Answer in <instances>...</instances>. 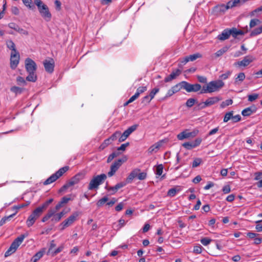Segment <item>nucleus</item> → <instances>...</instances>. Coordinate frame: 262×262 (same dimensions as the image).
Wrapping results in <instances>:
<instances>
[{"instance_id": "24", "label": "nucleus", "mask_w": 262, "mask_h": 262, "mask_svg": "<svg viewBox=\"0 0 262 262\" xmlns=\"http://www.w3.org/2000/svg\"><path fill=\"white\" fill-rule=\"evenodd\" d=\"M46 252V248L41 249L39 251L37 252L31 258L30 262H37L43 255Z\"/></svg>"}, {"instance_id": "29", "label": "nucleus", "mask_w": 262, "mask_h": 262, "mask_svg": "<svg viewBox=\"0 0 262 262\" xmlns=\"http://www.w3.org/2000/svg\"><path fill=\"white\" fill-rule=\"evenodd\" d=\"M262 33V26L253 29L250 34V37H252L257 36Z\"/></svg>"}, {"instance_id": "45", "label": "nucleus", "mask_w": 262, "mask_h": 262, "mask_svg": "<svg viewBox=\"0 0 262 262\" xmlns=\"http://www.w3.org/2000/svg\"><path fill=\"white\" fill-rule=\"evenodd\" d=\"M23 91V89L15 86H12L11 88V91L15 94H20L22 93Z\"/></svg>"}, {"instance_id": "39", "label": "nucleus", "mask_w": 262, "mask_h": 262, "mask_svg": "<svg viewBox=\"0 0 262 262\" xmlns=\"http://www.w3.org/2000/svg\"><path fill=\"white\" fill-rule=\"evenodd\" d=\"M198 102H197V100L196 99H194V98H189L188 99L186 102V105L187 107H192L195 103H196Z\"/></svg>"}, {"instance_id": "19", "label": "nucleus", "mask_w": 262, "mask_h": 262, "mask_svg": "<svg viewBox=\"0 0 262 262\" xmlns=\"http://www.w3.org/2000/svg\"><path fill=\"white\" fill-rule=\"evenodd\" d=\"M202 55L200 53H196L186 56L181 62L182 64H185L189 61H193L197 58H201Z\"/></svg>"}, {"instance_id": "47", "label": "nucleus", "mask_w": 262, "mask_h": 262, "mask_svg": "<svg viewBox=\"0 0 262 262\" xmlns=\"http://www.w3.org/2000/svg\"><path fill=\"white\" fill-rule=\"evenodd\" d=\"M206 107H208V106H207V104H206V101H205V102L198 103V106L195 107V110L196 111H200V110L205 108Z\"/></svg>"}, {"instance_id": "59", "label": "nucleus", "mask_w": 262, "mask_h": 262, "mask_svg": "<svg viewBox=\"0 0 262 262\" xmlns=\"http://www.w3.org/2000/svg\"><path fill=\"white\" fill-rule=\"evenodd\" d=\"M129 145V142H126L124 144H122L120 147H118L117 150L118 151H125L126 147L127 146H128Z\"/></svg>"}, {"instance_id": "44", "label": "nucleus", "mask_w": 262, "mask_h": 262, "mask_svg": "<svg viewBox=\"0 0 262 262\" xmlns=\"http://www.w3.org/2000/svg\"><path fill=\"white\" fill-rule=\"evenodd\" d=\"M55 247H56V244L54 243V241L52 240L50 243V247H49V250L47 253V254L48 255H51L52 252H53V251H52V249L54 248H55Z\"/></svg>"}, {"instance_id": "7", "label": "nucleus", "mask_w": 262, "mask_h": 262, "mask_svg": "<svg viewBox=\"0 0 262 262\" xmlns=\"http://www.w3.org/2000/svg\"><path fill=\"white\" fill-rule=\"evenodd\" d=\"M69 169V167L68 166H64V167L60 168L55 173L52 174L49 178H48L43 182V185H47L50 184L51 183L55 182L58 179H59L60 177H61Z\"/></svg>"}, {"instance_id": "41", "label": "nucleus", "mask_w": 262, "mask_h": 262, "mask_svg": "<svg viewBox=\"0 0 262 262\" xmlns=\"http://www.w3.org/2000/svg\"><path fill=\"white\" fill-rule=\"evenodd\" d=\"M108 199L107 196H104L102 199H100L97 203L98 207H101L104 205V204L107 202Z\"/></svg>"}, {"instance_id": "2", "label": "nucleus", "mask_w": 262, "mask_h": 262, "mask_svg": "<svg viewBox=\"0 0 262 262\" xmlns=\"http://www.w3.org/2000/svg\"><path fill=\"white\" fill-rule=\"evenodd\" d=\"M222 80H213L209 82L207 85H204L200 92V94L211 93L219 91L224 85Z\"/></svg>"}, {"instance_id": "14", "label": "nucleus", "mask_w": 262, "mask_h": 262, "mask_svg": "<svg viewBox=\"0 0 262 262\" xmlns=\"http://www.w3.org/2000/svg\"><path fill=\"white\" fill-rule=\"evenodd\" d=\"M78 216V214L77 212H74L70 215L67 220H64L60 225L62 226L61 228V230H63L65 229V228L70 226L72 225L76 220Z\"/></svg>"}, {"instance_id": "1", "label": "nucleus", "mask_w": 262, "mask_h": 262, "mask_svg": "<svg viewBox=\"0 0 262 262\" xmlns=\"http://www.w3.org/2000/svg\"><path fill=\"white\" fill-rule=\"evenodd\" d=\"M25 68L29 75L26 77V80L30 82H35L37 80L36 71L37 66L34 61L30 58L25 60Z\"/></svg>"}, {"instance_id": "43", "label": "nucleus", "mask_w": 262, "mask_h": 262, "mask_svg": "<svg viewBox=\"0 0 262 262\" xmlns=\"http://www.w3.org/2000/svg\"><path fill=\"white\" fill-rule=\"evenodd\" d=\"M182 146L188 150H190L193 148H194V146L192 142H185L182 144Z\"/></svg>"}, {"instance_id": "32", "label": "nucleus", "mask_w": 262, "mask_h": 262, "mask_svg": "<svg viewBox=\"0 0 262 262\" xmlns=\"http://www.w3.org/2000/svg\"><path fill=\"white\" fill-rule=\"evenodd\" d=\"M245 78V75L244 73L241 72L238 74L237 77L235 78L234 83L239 84V82H242Z\"/></svg>"}, {"instance_id": "34", "label": "nucleus", "mask_w": 262, "mask_h": 262, "mask_svg": "<svg viewBox=\"0 0 262 262\" xmlns=\"http://www.w3.org/2000/svg\"><path fill=\"white\" fill-rule=\"evenodd\" d=\"M121 152L118 150L117 151H115L112 153L111 155H109L107 160V162L110 163L115 158L119 156Z\"/></svg>"}, {"instance_id": "63", "label": "nucleus", "mask_w": 262, "mask_h": 262, "mask_svg": "<svg viewBox=\"0 0 262 262\" xmlns=\"http://www.w3.org/2000/svg\"><path fill=\"white\" fill-rule=\"evenodd\" d=\"M8 27L12 29H13L15 31H17L18 30V28H19V26L18 25H17V24H16L15 23H10L8 24Z\"/></svg>"}, {"instance_id": "12", "label": "nucleus", "mask_w": 262, "mask_h": 262, "mask_svg": "<svg viewBox=\"0 0 262 262\" xmlns=\"http://www.w3.org/2000/svg\"><path fill=\"white\" fill-rule=\"evenodd\" d=\"M198 132V130H193L189 132L187 129H185L177 135V138L179 140H183L185 139L192 138L197 135Z\"/></svg>"}, {"instance_id": "9", "label": "nucleus", "mask_w": 262, "mask_h": 262, "mask_svg": "<svg viewBox=\"0 0 262 262\" xmlns=\"http://www.w3.org/2000/svg\"><path fill=\"white\" fill-rule=\"evenodd\" d=\"M127 159L126 156H124L122 158L116 160L111 166L110 171L107 173L108 176L111 177L114 176L122 164L127 161Z\"/></svg>"}, {"instance_id": "11", "label": "nucleus", "mask_w": 262, "mask_h": 262, "mask_svg": "<svg viewBox=\"0 0 262 262\" xmlns=\"http://www.w3.org/2000/svg\"><path fill=\"white\" fill-rule=\"evenodd\" d=\"M138 126V124H134L128 127L123 134H121L118 140L119 142L124 141L133 132L137 129Z\"/></svg>"}, {"instance_id": "48", "label": "nucleus", "mask_w": 262, "mask_h": 262, "mask_svg": "<svg viewBox=\"0 0 262 262\" xmlns=\"http://www.w3.org/2000/svg\"><path fill=\"white\" fill-rule=\"evenodd\" d=\"M163 170V166L162 164L158 165L156 168V174L158 176H161L162 174Z\"/></svg>"}, {"instance_id": "62", "label": "nucleus", "mask_w": 262, "mask_h": 262, "mask_svg": "<svg viewBox=\"0 0 262 262\" xmlns=\"http://www.w3.org/2000/svg\"><path fill=\"white\" fill-rule=\"evenodd\" d=\"M181 89L182 88H181L180 82L171 88V89L173 91H174L173 92L174 93L179 92Z\"/></svg>"}, {"instance_id": "64", "label": "nucleus", "mask_w": 262, "mask_h": 262, "mask_svg": "<svg viewBox=\"0 0 262 262\" xmlns=\"http://www.w3.org/2000/svg\"><path fill=\"white\" fill-rule=\"evenodd\" d=\"M126 184L127 183L126 182H124L119 183L115 186V189H116L117 191H118V189H119L120 188H121L125 186L126 185Z\"/></svg>"}, {"instance_id": "36", "label": "nucleus", "mask_w": 262, "mask_h": 262, "mask_svg": "<svg viewBox=\"0 0 262 262\" xmlns=\"http://www.w3.org/2000/svg\"><path fill=\"white\" fill-rule=\"evenodd\" d=\"M24 4L30 9H33L35 7L32 0H22Z\"/></svg>"}, {"instance_id": "60", "label": "nucleus", "mask_w": 262, "mask_h": 262, "mask_svg": "<svg viewBox=\"0 0 262 262\" xmlns=\"http://www.w3.org/2000/svg\"><path fill=\"white\" fill-rule=\"evenodd\" d=\"M258 97V94H254L252 95H248V101L250 102H253V101L257 99Z\"/></svg>"}, {"instance_id": "13", "label": "nucleus", "mask_w": 262, "mask_h": 262, "mask_svg": "<svg viewBox=\"0 0 262 262\" xmlns=\"http://www.w3.org/2000/svg\"><path fill=\"white\" fill-rule=\"evenodd\" d=\"M39 210H34L32 213L29 216L26 221V224L28 227H31L36 222L37 219L41 215L39 213Z\"/></svg>"}, {"instance_id": "40", "label": "nucleus", "mask_w": 262, "mask_h": 262, "mask_svg": "<svg viewBox=\"0 0 262 262\" xmlns=\"http://www.w3.org/2000/svg\"><path fill=\"white\" fill-rule=\"evenodd\" d=\"M48 206L49 205L45 202L41 206L36 208L35 210H39V213L41 215L43 211L47 208Z\"/></svg>"}, {"instance_id": "16", "label": "nucleus", "mask_w": 262, "mask_h": 262, "mask_svg": "<svg viewBox=\"0 0 262 262\" xmlns=\"http://www.w3.org/2000/svg\"><path fill=\"white\" fill-rule=\"evenodd\" d=\"M19 53L18 51L14 53H11L10 67L12 69H15L19 63Z\"/></svg>"}, {"instance_id": "23", "label": "nucleus", "mask_w": 262, "mask_h": 262, "mask_svg": "<svg viewBox=\"0 0 262 262\" xmlns=\"http://www.w3.org/2000/svg\"><path fill=\"white\" fill-rule=\"evenodd\" d=\"M164 142V140H160V141L156 143L151 145L148 149L149 153L151 154L153 152H156L160 147L162 146L163 143Z\"/></svg>"}, {"instance_id": "53", "label": "nucleus", "mask_w": 262, "mask_h": 262, "mask_svg": "<svg viewBox=\"0 0 262 262\" xmlns=\"http://www.w3.org/2000/svg\"><path fill=\"white\" fill-rule=\"evenodd\" d=\"M253 113L251 112V110L249 107H247L244 110H243L242 112V114L244 116H249L252 115Z\"/></svg>"}, {"instance_id": "25", "label": "nucleus", "mask_w": 262, "mask_h": 262, "mask_svg": "<svg viewBox=\"0 0 262 262\" xmlns=\"http://www.w3.org/2000/svg\"><path fill=\"white\" fill-rule=\"evenodd\" d=\"M221 100V98L217 96L210 97L206 100V104L207 106H210L217 103Z\"/></svg>"}, {"instance_id": "46", "label": "nucleus", "mask_w": 262, "mask_h": 262, "mask_svg": "<svg viewBox=\"0 0 262 262\" xmlns=\"http://www.w3.org/2000/svg\"><path fill=\"white\" fill-rule=\"evenodd\" d=\"M232 103H233V101L232 99H227L226 101L222 102V103L221 104V107L222 108H224L227 106L232 104Z\"/></svg>"}, {"instance_id": "28", "label": "nucleus", "mask_w": 262, "mask_h": 262, "mask_svg": "<svg viewBox=\"0 0 262 262\" xmlns=\"http://www.w3.org/2000/svg\"><path fill=\"white\" fill-rule=\"evenodd\" d=\"M181 190L180 186H177L176 187L172 188L170 189L167 192V195L170 196H174L177 192H179Z\"/></svg>"}, {"instance_id": "10", "label": "nucleus", "mask_w": 262, "mask_h": 262, "mask_svg": "<svg viewBox=\"0 0 262 262\" xmlns=\"http://www.w3.org/2000/svg\"><path fill=\"white\" fill-rule=\"evenodd\" d=\"M181 88L185 90L187 92H196L200 91L201 89V85L200 84L195 83L191 84L186 81H182L180 82Z\"/></svg>"}, {"instance_id": "17", "label": "nucleus", "mask_w": 262, "mask_h": 262, "mask_svg": "<svg viewBox=\"0 0 262 262\" xmlns=\"http://www.w3.org/2000/svg\"><path fill=\"white\" fill-rule=\"evenodd\" d=\"M43 65L45 70L49 73H52L54 71V61L53 59L50 58L49 60L46 59L43 61Z\"/></svg>"}, {"instance_id": "55", "label": "nucleus", "mask_w": 262, "mask_h": 262, "mask_svg": "<svg viewBox=\"0 0 262 262\" xmlns=\"http://www.w3.org/2000/svg\"><path fill=\"white\" fill-rule=\"evenodd\" d=\"M147 90V87L146 86H140L139 87L136 92V94H138V95L139 96L140 95L144 92H145Z\"/></svg>"}, {"instance_id": "8", "label": "nucleus", "mask_w": 262, "mask_h": 262, "mask_svg": "<svg viewBox=\"0 0 262 262\" xmlns=\"http://www.w3.org/2000/svg\"><path fill=\"white\" fill-rule=\"evenodd\" d=\"M69 169V167L68 166H64V167L60 168L55 173L52 174L49 178H48L43 182V185H47L50 184L51 183L55 182L58 179H59L60 177H61Z\"/></svg>"}, {"instance_id": "42", "label": "nucleus", "mask_w": 262, "mask_h": 262, "mask_svg": "<svg viewBox=\"0 0 262 262\" xmlns=\"http://www.w3.org/2000/svg\"><path fill=\"white\" fill-rule=\"evenodd\" d=\"M227 50H228V48L227 47H224V48H223L222 49H221L219 50V51H217L215 53V56L216 57H220V56H222L224 53L227 52Z\"/></svg>"}, {"instance_id": "57", "label": "nucleus", "mask_w": 262, "mask_h": 262, "mask_svg": "<svg viewBox=\"0 0 262 262\" xmlns=\"http://www.w3.org/2000/svg\"><path fill=\"white\" fill-rule=\"evenodd\" d=\"M16 81L18 84H22L23 85H25L27 84V82H26V80H25V79L23 77H20V76H18L17 77Z\"/></svg>"}, {"instance_id": "15", "label": "nucleus", "mask_w": 262, "mask_h": 262, "mask_svg": "<svg viewBox=\"0 0 262 262\" xmlns=\"http://www.w3.org/2000/svg\"><path fill=\"white\" fill-rule=\"evenodd\" d=\"M255 58L251 55H248L244 57V59L240 61L235 62L234 66L235 67H247L250 63L255 60Z\"/></svg>"}, {"instance_id": "3", "label": "nucleus", "mask_w": 262, "mask_h": 262, "mask_svg": "<svg viewBox=\"0 0 262 262\" xmlns=\"http://www.w3.org/2000/svg\"><path fill=\"white\" fill-rule=\"evenodd\" d=\"M34 4L37 6L41 16L47 21L51 20L52 15L48 6L44 4L41 0H34Z\"/></svg>"}, {"instance_id": "6", "label": "nucleus", "mask_w": 262, "mask_h": 262, "mask_svg": "<svg viewBox=\"0 0 262 262\" xmlns=\"http://www.w3.org/2000/svg\"><path fill=\"white\" fill-rule=\"evenodd\" d=\"M106 178V175L104 173L94 177L90 182L88 186V189L92 190L98 189L99 186L103 183Z\"/></svg>"}, {"instance_id": "27", "label": "nucleus", "mask_w": 262, "mask_h": 262, "mask_svg": "<svg viewBox=\"0 0 262 262\" xmlns=\"http://www.w3.org/2000/svg\"><path fill=\"white\" fill-rule=\"evenodd\" d=\"M7 47L11 50V53L17 52L16 46L14 42L12 40H8L6 41Z\"/></svg>"}, {"instance_id": "54", "label": "nucleus", "mask_w": 262, "mask_h": 262, "mask_svg": "<svg viewBox=\"0 0 262 262\" xmlns=\"http://www.w3.org/2000/svg\"><path fill=\"white\" fill-rule=\"evenodd\" d=\"M159 88H154L150 92L149 94V96H150V98L152 99L155 95L158 93L159 92Z\"/></svg>"}, {"instance_id": "22", "label": "nucleus", "mask_w": 262, "mask_h": 262, "mask_svg": "<svg viewBox=\"0 0 262 262\" xmlns=\"http://www.w3.org/2000/svg\"><path fill=\"white\" fill-rule=\"evenodd\" d=\"M140 171V169L138 168H136L132 171V172L129 173L128 176L126 179V183H130L133 180L134 178L137 177L138 172Z\"/></svg>"}, {"instance_id": "5", "label": "nucleus", "mask_w": 262, "mask_h": 262, "mask_svg": "<svg viewBox=\"0 0 262 262\" xmlns=\"http://www.w3.org/2000/svg\"><path fill=\"white\" fill-rule=\"evenodd\" d=\"M84 176L85 174L84 173L79 172L76 174L60 188L59 192H64L70 187L78 183L80 180L84 178Z\"/></svg>"}, {"instance_id": "31", "label": "nucleus", "mask_w": 262, "mask_h": 262, "mask_svg": "<svg viewBox=\"0 0 262 262\" xmlns=\"http://www.w3.org/2000/svg\"><path fill=\"white\" fill-rule=\"evenodd\" d=\"M67 213V212L64 211V210L62 211L60 213L55 214L53 217L52 219V221H55L56 222H58L60 220L61 217Z\"/></svg>"}, {"instance_id": "37", "label": "nucleus", "mask_w": 262, "mask_h": 262, "mask_svg": "<svg viewBox=\"0 0 262 262\" xmlns=\"http://www.w3.org/2000/svg\"><path fill=\"white\" fill-rule=\"evenodd\" d=\"M15 215V213L12 214L8 216H4L3 217L1 220L0 221V226H3L7 221L10 220L11 218H12L14 215Z\"/></svg>"}, {"instance_id": "21", "label": "nucleus", "mask_w": 262, "mask_h": 262, "mask_svg": "<svg viewBox=\"0 0 262 262\" xmlns=\"http://www.w3.org/2000/svg\"><path fill=\"white\" fill-rule=\"evenodd\" d=\"M231 35V32L230 29H227L224 30L221 34L219 35L217 38L221 41H224L229 38Z\"/></svg>"}, {"instance_id": "61", "label": "nucleus", "mask_w": 262, "mask_h": 262, "mask_svg": "<svg viewBox=\"0 0 262 262\" xmlns=\"http://www.w3.org/2000/svg\"><path fill=\"white\" fill-rule=\"evenodd\" d=\"M147 176V173L145 172H142L139 173L138 172L137 177L140 180H143L146 179Z\"/></svg>"}, {"instance_id": "38", "label": "nucleus", "mask_w": 262, "mask_h": 262, "mask_svg": "<svg viewBox=\"0 0 262 262\" xmlns=\"http://www.w3.org/2000/svg\"><path fill=\"white\" fill-rule=\"evenodd\" d=\"M261 23V21L257 18L252 19L250 20L249 26L250 28H252L255 26L260 24Z\"/></svg>"}, {"instance_id": "52", "label": "nucleus", "mask_w": 262, "mask_h": 262, "mask_svg": "<svg viewBox=\"0 0 262 262\" xmlns=\"http://www.w3.org/2000/svg\"><path fill=\"white\" fill-rule=\"evenodd\" d=\"M64 248L63 245H60L58 248H57L55 251H54L53 252H52L51 255L52 256H54L56 255L57 254L60 253L62 251V250Z\"/></svg>"}, {"instance_id": "50", "label": "nucleus", "mask_w": 262, "mask_h": 262, "mask_svg": "<svg viewBox=\"0 0 262 262\" xmlns=\"http://www.w3.org/2000/svg\"><path fill=\"white\" fill-rule=\"evenodd\" d=\"M151 100L152 99L150 98V96L149 95H146L142 98L141 103L145 105H146L149 104Z\"/></svg>"}, {"instance_id": "26", "label": "nucleus", "mask_w": 262, "mask_h": 262, "mask_svg": "<svg viewBox=\"0 0 262 262\" xmlns=\"http://www.w3.org/2000/svg\"><path fill=\"white\" fill-rule=\"evenodd\" d=\"M71 200L70 198L67 196H64L61 198L60 201L56 205V210H58L60 208L63 206V205L68 203L69 201Z\"/></svg>"}, {"instance_id": "33", "label": "nucleus", "mask_w": 262, "mask_h": 262, "mask_svg": "<svg viewBox=\"0 0 262 262\" xmlns=\"http://www.w3.org/2000/svg\"><path fill=\"white\" fill-rule=\"evenodd\" d=\"M30 204V202L29 201H27L24 203L18 204L17 206H13V209L16 210V212L15 213L16 214L17 213L18 210H19L21 208H23L27 207Z\"/></svg>"}, {"instance_id": "58", "label": "nucleus", "mask_w": 262, "mask_h": 262, "mask_svg": "<svg viewBox=\"0 0 262 262\" xmlns=\"http://www.w3.org/2000/svg\"><path fill=\"white\" fill-rule=\"evenodd\" d=\"M211 242V239L207 237H204L201 239V243L204 246L208 245Z\"/></svg>"}, {"instance_id": "4", "label": "nucleus", "mask_w": 262, "mask_h": 262, "mask_svg": "<svg viewBox=\"0 0 262 262\" xmlns=\"http://www.w3.org/2000/svg\"><path fill=\"white\" fill-rule=\"evenodd\" d=\"M28 235L26 234H21L17 237L11 244L10 247L5 253V256L7 257L14 253L19 246L22 243L24 238Z\"/></svg>"}, {"instance_id": "35", "label": "nucleus", "mask_w": 262, "mask_h": 262, "mask_svg": "<svg viewBox=\"0 0 262 262\" xmlns=\"http://www.w3.org/2000/svg\"><path fill=\"white\" fill-rule=\"evenodd\" d=\"M112 143L109 140V139L107 138L105 139L103 143L100 145L99 147V149L100 150H102L104 148H105L107 146H108L110 144H111Z\"/></svg>"}, {"instance_id": "49", "label": "nucleus", "mask_w": 262, "mask_h": 262, "mask_svg": "<svg viewBox=\"0 0 262 262\" xmlns=\"http://www.w3.org/2000/svg\"><path fill=\"white\" fill-rule=\"evenodd\" d=\"M233 115V112H229L228 113H227L224 118V122H228L230 119H232Z\"/></svg>"}, {"instance_id": "56", "label": "nucleus", "mask_w": 262, "mask_h": 262, "mask_svg": "<svg viewBox=\"0 0 262 262\" xmlns=\"http://www.w3.org/2000/svg\"><path fill=\"white\" fill-rule=\"evenodd\" d=\"M202 251V247L201 245L195 246L193 248V252L196 254H200Z\"/></svg>"}, {"instance_id": "18", "label": "nucleus", "mask_w": 262, "mask_h": 262, "mask_svg": "<svg viewBox=\"0 0 262 262\" xmlns=\"http://www.w3.org/2000/svg\"><path fill=\"white\" fill-rule=\"evenodd\" d=\"M182 73V71L179 69H176L172 71V72L168 76L165 78L164 82H169L171 81L172 80L176 79L178 76H179Z\"/></svg>"}, {"instance_id": "30", "label": "nucleus", "mask_w": 262, "mask_h": 262, "mask_svg": "<svg viewBox=\"0 0 262 262\" xmlns=\"http://www.w3.org/2000/svg\"><path fill=\"white\" fill-rule=\"evenodd\" d=\"M120 135H121L120 131H116L109 138H108V139L111 141V142L112 143V142L116 141L118 138L119 139Z\"/></svg>"}, {"instance_id": "51", "label": "nucleus", "mask_w": 262, "mask_h": 262, "mask_svg": "<svg viewBox=\"0 0 262 262\" xmlns=\"http://www.w3.org/2000/svg\"><path fill=\"white\" fill-rule=\"evenodd\" d=\"M202 162V159L200 158H196L194 160L192 163V167L195 168L200 165Z\"/></svg>"}, {"instance_id": "20", "label": "nucleus", "mask_w": 262, "mask_h": 262, "mask_svg": "<svg viewBox=\"0 0 262 262\" xmlns=\"http://www.w3.org/2000/svg\"><path fill=\"white\" fill-rule=\"evenodd\" d=\"M230 30L231 32V35H232V37H233L234 38H236L237 35H244L246 33H247L249 31L247 27H246L245 31L241 30H237L236 28H232L231 29H230Z\"/></svg>"}]
</instances>
